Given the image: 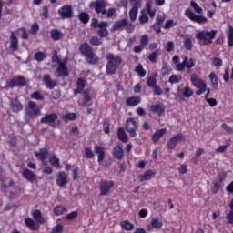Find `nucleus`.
I'll return each mask as SVG.
<instances>
[{"label": "nucleus", "mask_w": 233, "mask_h": 233, "mask_svg": "<svg viewBox=\"0 0 233 233\" xmlns=\"http://www.w3.org/2000/svg\"><path fill=\"white\" fill-rule=\"evenodd\" d=\"M166 132H167V128H162V129L156 131L152 136L153 143H157V141H159L161 139V137H163V136H165Z\"/></svg>", "instance_id": "29"}, {"label": "nucleus", "mask_w": 233, "mask_h": 233, "mask_svg": "<svg viewBox=\"0 0 233 233\" xmlns=\"http://www.w3.org/2000/svg\"><path fill=\"white\" fill-rule=\"evenodd\" d=\"M86 61L88 63V65H97L100 59L93 51L92 53H89L87 56H86Z\"/></svg>", "instance_id": "26"}, {"label": "nucleus", "mask_w": 233, "mask_h": 233, "mask_svg": "<svg viewBox=\"0 0 233 233\" xmlns=\"http://www.w3.org/2000/svg\"><path fill=\"white\" fill-rule=\"evenodd\" d=\"M58 15L62 19H72L74 17V9L72 5H63L58 9Z\"/></svg>", "instance_id": "8"}, {"label": "nucleus", "mask_w": 233, "mask_h": 233, "mask_svg": "<svg viewBox=\"0 0 233 233\" xmlns=\"http://www.w3.org/2000/svg\"><path fill=\"white\" fill-rule=\"evenodd\" d=\"M225 179H227V171L218 172L217 176V181H218V183H223Z\"/></svg>", "instance_id": "54"}, {"label": "nucleus", "mask_w": 233, "mask_h": 233, "mask_svg": "<svg viewBox=\"0 0 233 233\" xmlns=\"http://www.w3.org/2000/svg\"><path fill=\"white\" fill-rule=\"evenodd\" d=\"M219 188H221V182H218V180H216L213 183L212 193L213 194H218V192H219Z\"/></svg>", "instance_id": "58"}, {"label": "nucleus", "mask_w": 233, "mask_h": 233, "mask_svg": "<svg viewBox=\"0 0 233 233\" xmlns=\"http://www.w3.org/2000/svg\"><path fill=\"white\" fill-rule=\"evenodd\" d=\"M228 223L233 225V209L227 215Z\"/></svg>", "instance_id": "64"}, {"label": "nucleus", "mask_w": 233, "mask_h": 233, "mask_svg": "<svg viewBox=\"0 0 233 233\" xmlns=\"http://www.w3.org/2000/svg\"><path fill=\"white\" fill-rule=\"evenodd\" d=\"M113 156L116 159H123V156H125V151L123 150V144L117 143L113 149Z\"/></svg>", "instance_id": "19"}, {"label": "nucleus", "mask_w": 233, "mask_h": 233, "mask_svg": "<svg viewBox=\"0 0 233 233\" xmlns=\"http://www.w3.org/2000/svg\"><path fill=\"white\" fill-rule=\"evenodd\" d=\"M153 94L154 96H161L163 94V89H161V86H155L153 87Z\"/></svg>", "instance_id": "61"}, {"label": "nucleus", "mask_w": 233, "mask_h": 233, "mask_svg": "<svg viewBox=\"0 0 233 233\" xmlns=\"http://www.w3.org/2000/svg\"><path fill=\"white\" fill-rule=\"evenodd\" d=\"M190 82L192 86L198 89L196 91L197 96H201L207 92V83L198 74L193 73L190 75Z\"/></svg>", "instance_id": "2"}, {"label": "nucleus", "mask_w": 233, "mask_h": 233, "mask_svg": "<svg viewBox=\"0 0 233 233\" xmlns=\"http://www.w3.org/2000/svg\"><path fill=\"white\" fill-rule=\"evenodd\" d=\"M106 74L107 76H114V74L119 70V66H121V63H123V58L119 55L107 53L106 56Z\"/></svg>", "instance_id": "1"}, {"label": "nucleus", "mask_w": 233, "mask_h": 233, "mask_svg": "<svg viewBox=\"0 0 233 233\" xmlns=\"http://www.w3.org/2000/svg\"><path fill=\"white\" fill-rule=\"evenodd\" d=\"M43 83L48 90H54V88L57 86V80H52V76H50V75L43 76Z\"/></svg>", "instance_id": "13"}, {"label": "nucleus", "mask_w": 233, "mask_h": 233, "mask_svg": "<svg viewBox=\"0 0 233 233\" xmlns=\"http://www.w3.org/2000/svg\"><path fill=\"white\" fill-rule=\"evenodd\" d=\"M57 77H68V67L66 62H59L56 68Z\"/></svg>", "instance_id": "14"}, {"label": "nucleus", "mask_w": 233, "mask_h": 233, "mask_svg": "<svg viewBox=\"0 0 233 233\" xmlns=\"http://www.w3.org/2000/svg\"><path fill=\"white\" fill-rule=\"evenodd\" d=\"M85 155L86 159H92V157H94V151H92V148L86 147L85 149Z\"/></svg>", "instance_id": "59"}, {"label": "nucleus", "mask_w": 233, "mask_h": 233, "mask_svg": "<svg viewBox=\"0 0 233 233\" xmlns=\"http://www.w3.org/2000/svg\"><path fill=\"white\" fill-rule=\"evenodd\" d=\"M126 130L131 137H136V136H137L136 132L137 130V122L132 117L127 118L126 121Z\"/></svg>", "instance_id": "7"}, {"label": "nucleus", "mask_w": 233, "mask_h": 233, "mask_svg": "<svg viewBox=\"0 0 233 233\" xmlns=\"http://www.w3.org/2000/svg\"><path fill=\"white\" fill-rule=\"evenodd\" d=\"M183 47L186 50H192L194 48V38L191 35H186L183 39Z\"/></svg>", "instance_id": "21"}, {"label": "nucleus", "mask_w": 233, "mask_h": 233, "mask_svg": "<svg viewBox=\"0 0 233 233\" xmlns=\"http://www.w3.org/2000/svg\"><path fill=\"white\" fill-rule=\"evenodd\" d=\"M183 78L181 77V76L179 75H172L170 77H169V83L171 85H177V83H181V80Z\"/></svg>", "instance_id": "45"}, {"label": "nucleus", "mask_w": 233, "mask_h": 233, "mask_svg": "<svg viewBox=\"0 0 233 233\" xmlns=\"http://www.w3.org/2000/svg\"><path fill=\"white\" fill-rule=\"evenodd\" d=\"M62 119H64V121H76L77 116L76 113H67L62 116Z\"/></svg>", "instance_id": "48"}, {"label": "nucleus", "mask_w": 233, "mask_h": 233, "mask_svg": "<svg viewBox=\"0 0 233 233\" xmlns=\"http://www.w3.org/2000/svg\"><path fill=\"white\" fill-rule=\"evenodd\" d=\"M166 52H172V50H174V42L172 41H168L166 46Z\"/></svg>", "instance_id": "63"}, {"label": "nucleus", "mask_w": 233, "mask_h": 233, "mask_svg": "<svg viewBox=\"0 0 233 233\" xmlns=\"http://www.w3.org/2000/svg\"><path fill=\"white\" fill-rule=\"evenodd\" d=\"M128 25V20L127 18L120 19L113 25V30H121V28H125L126 25Z\"/></svg>", "instance_id": "27"}, {"label": "nucleus", "mask_w": 233, "mask_h": 233, "mask_svg": "<svg viewBox=\"0 0 233 233\" xmlns=\"http://www.w3.org/2000/svg\"><path fill=\"white\" fill-rule=\"evenodd\" d=\"M35 156L39 161H42L43 165L46 166V157H48V149L42 148L38 152H35Z\"/></svg>", "instance_id": "20"}, {"label": "nucleus", "mask_w": 233, "mask_h": 233, "mask_svg": "<svg viewBox=\"0 0 233 233\" xmlns=\"http://www.w3.org/2000/svg\"><path fill=\"white\" fill-rule=\"evenodd\" d=\"M34 58L38 63H41V61H45V59H46V54H45V52H43V51H38V52L35 53Z\"/></svg>", "instance_id": "41"}, {"label": "nucleus", "mask_w": 233, "mask_h": 233, "mask_svg": "<svg viewBox=\"0 0 233 233\" xmlns=\"http://www.w3.org/2000/svg\"><path fill=\"white\" fill-rule=\"evenodd\" d=\"M123 230H134V224L130 223L128 220H124L120 223Z\"/></svg>", "instance_id": "42"}, {"label": "nucleus", "mask_w": 233, "mask_h": 233, "mask_svg": "<svg viewBox=\"0 0 233 233\" xmlns=\"http://www.w3.org/2000/svg\"><path fill=\"white\" fill-rule=\"evenodd\" d=\"M51 39L53 41H59L63 37V33L57 29H52L50 31Z\"/></svg>", "instance_id": "38"}, {"label": "nucleus", "mask_w": 233, "mask_h": 233, "mask_svg": "<svg viewBox=\"0 0 233 233\" xmlns=\"http://www.w3.org/2000/svg\"><path fill=\"white\" fill-rule=\"evenodd\" d=\"M185 142V135L182 133H178L177 135H174L167 143V147L169 150H174L176 147H177V143H183Z\"/></svg>", "instance_id": "6"}, {"label": "nucleus", "mask_w": 233, "mask_h": 233, "mask_svg": "<svg viewBox=\"0 0 233 233\" xmlns=\"http://www.w3.org/2000/svg\"><path fill=\"white\" fill-rule=\"evenodd\" d=\"M209 81L211 83V86L214 90H218L219 86V78H218V76H216L215 72H211L208 75Z\"/></svg>", "instance_id": "25"}, {"label": "nucleus", "mask_w": 233, "mask_h": 233, "mask_svg": "<svg viewBox=\"0 0 233 233\" xmlns=\"http://www.w3.org/2000/svg\"><path fill=\"white\" fill-rule=\"evenodd\" d=\"M25 77L23 76H17L15 78H13L10 82L6 84L5 86V90H8V88H14L15 86H25Z\"/></svg>", "instance_id": "11"}, {"label": "nucleus", "mask_w": 233, "mask_h": 233, "mask_svg": "<svg viewBox=\"0 0 233 233\" xmlns=\"http://www.w3.org/2000/svg\"><path fill=\"white\" fill-rule=\"evenodd\" d=\"M154 176H156V172L153 170H147L143 175H139L137 179L140 181V183H143V181H150Z\"/></svg>", "instance_id": "23"}, {"label": "nucleus", "mask_w": 233, "mask_h": 233, "mask_svg": "<svg viewBox=\"0 0 233 233\" xmlns=\"http://www.w3.org/2000/svg\"><path fill=\"white\" fill-rule=\"evenodd\" d=\"M83 97H84V102L83 103L79 102V105L81 106H86V105H88V103L92 101V96L88 94L87 90H84Z\"/></svg>", "instance_id": "39"}, {"label": "nucleus", "mask_w": 233, "mask_h": 233, "mask_svg": "<svg viewBox=\"0 0 233 233\" xmlns=\"http://www.w3.org/2000/svg\"><path fill=\"white\" fill-rule=\"evenodd\" d=\"M226 35L228 37V46H233V26L228 25L226 29Z\"/></svg>", "instance_id": "33"}, {"label": "nucleus", "mask_w": 233, "mask_h": 233, "mask_svg": "<svg viewBox=\"0 0 233 233\" xmlns=\"http://www.w3.org/2000/svg\"><path fill=\"white\" fill-rule=\"evenodd\" d=\"M117 136L119 141H122V143H127L128 141V137L127 136V133H125V128L119 127L117 130Z\"/></svg>", "instance_id": "37"}, {"label": "nucleus", "mask_w": 233, "mask_h": 233, "mask_svg": "<svg viewBox=\"0 0 233 233\" xmlns=\"http://www.w3.org/2000/svg\"><path fill=\"white\" fill-rule=\"evenodd\" d=\"M163 227V222L159 220V218H152L151 223L148 224L146 228L150 232L153 228H161Z\"/></svg>", "instance_id": "22"}, {"label": "nucleus", "mask_w": 233, "mask_h": 233, "mask_svg": "<svg viewBox=\"0 0 233 233\" xmlns=\"http://www.w3.org/2000/svg\"><path fill=\"white\" fill-rule=\"evenodd\" d=\"M139 103H141V97L139 96H131L126 100L127 106H137Z\"/></svg>", "instance_id": "28"}, {"label": "nucleus", "mask_w": 233, "mask_h": 233, "mask_svg": "<svg viewBox=\"0 0 233 233\" xmlns=\"http://www.w3.org/2000/svg\"><path fill=\"white\" fill-rule=\"evenodd\" d=\"M115 183L112 180L100 181V196H108Z\"/></svg>", "instance_id": "9"}, {"label": "nucleus", "mask_w": 233, "mask_h": 233, "mask_svg": "<svg viewBox=\"0 0 233 233\" xmlns=\"http://www.w3.org/2000/svg\"><path fill=\"white\" fill-rule=\"evenodd\" d=\"M80 52L81 54H83V56H85V57H86V56L93 53L94 50L92 49L90 45H88L87 43H84L80 46Z\"/></svg>", "instance_id": "31"}, {"label": "nucleus", "mask_w": 233, "mask_h": 233, "mask_svg": "<svg viewBox=\"0 0 233 233\" xmlns=\"http://www.w3.org/2000/svg\"><path fill=\"white\" fill-rule=\"evenodd\" d=\"M150 39L148 37V35H143L141 37H140V45L142 46H147V45H148Z\"/></svg>", "instance_id": "57"}, {"label": "nucleus", "mask_w": 233, "mask_h": 233, "mask_svg": "<svg viewBox=\"0 0 233 233\" xmlns=\"http://www.w3.org/2000/svg\"><path fill=\"white\" fill-rule=\"evenodd\" d=\"M176 25H177V22H176L172 19H169L165 23L164 29L168 30V28H174V26H176Z\"/></svg>", "instance_id": "53"}, {"label": "nucleus", "mask_w": 233, "mask_h": 233, "mask_svg": "<svg viewBox=\"0 0 233 233\" xmlns=\"http://www.w3.org/2000/svg\"><path fill=\"white\" fill-rule=\"evenodd\" d=\"M147 59H149L151 63H156V59H157V51H153L149 54Z\"/></svg>", "instance_id": "60"}, {"label": "nucleus", "mask_w": 233, "mask_h": 233, "mask_svg": "<svg viewBox=\"0 0 233 233\" xmlns=\"http://www.w3.org/2000/svg\"><path fill=\"white\" fill-rule=\"evenodd\" d=\"M185 16L188 17L193 23H198V25H205L208 20L207 17L199 15H196L191 9H187L185 11Z\"/></svg>", "instance_id": "4"}, {"label": "nucleus", "mask_w": 233, "mask_h": 233, "mask_svg": "<svg viewBox=\"0 0 233 233\" xmlns=\"http://www.w3.org/2000/svg\"><path fill=\"white\" fill-rule=\"evenodd\" d=\"M68 183V177L66 176V173L65 171H60L56 175V185L57 187H66V185Z\"/></svg>", "instance_id": "16"}, {"label": "nucleus", "mask_w": 233, "mask_h": 233, "mask_svg": "<svg viewBox=\"0 0 233 233\" xmlns=\"http://www.w3.org/2000/svg\"><path fill=\"white\" fill-rule=\"evenodd\" d=\"M25 223L26 227L30 228V230H39V225L37 222L34 221V219L26 218L25 219Z\"/></svg>", "instance_id": "30"}, {"label": "nucleus", "mask_w": 233, "mask_h": 233, "mask_svg": "<svg viewBox=\"0 0 233 233\" xmlns=\"http://www.w3.org/2000/svg\"><path fill=\"white\" fill-rule=\"evenodd\" d=\"M137 12H138V8L137 6L132 7L129 11V17L131 19V21H135L136 19H137Z\"/></svg>", "instance_id": "49"}, {"label": "nucleus", "mask_w": 233, "mask_h": 233, "mask_svg": "<svg viewBox=\"0 0 233 233\" xmlns=\"http://www.w3.org/2000/svg\"><path fill=\"white\" fill-rule=\"evenodd\" d=\"M187 56H184L183 62L182 63L179 62L176 66V70H177V72H183V70H185V68H187Z\"/></svg>", "instance_id": "43"}, {"label": "nucleus", "mask_w": 233, "mask_h": 233, "mask_svg": "<svg viewBox=\"0 0 233 233\" xmlns=\"http://www.w3.org/2000/svg\"><path fill=\"white\" fill-rule=\"evenodd\" d=\"M10 105L13 112H21L23 110V105L17 99H11Z\"/></svg>", "instance_id": "32"}, {"label": "nucleus", "mask_w": 233, "mask_h": 233, "mask_svg": "<svg viewBox=\"0 0 233 233\" xmlns=\"http://www.w3.org/2000/svg\"><path fill=\"white\" fill-rule=\"evenodd\" d=\"M31 99H35V101H45V96L39 91H35L31 95Z\"/></svg>", "instance_id": "50"}, {"label": "nucleus", "mask_w": 233, "mask_h": 233, "mask_svg": "<svg viewBox=\"0 0 233 233\" xmlns=\"http://www.w3.org/2000/svg\"><path fill=\"white\" fill-rule=\"evenodd\" d=\"M195 66H196V60H194V58L188 59V56H187V60L186 62V68H187V70H190L191 68H194Z\"/></svg>", "instance_id": "56"}, {"label": "nucleus", "mask_w": 233, "mask_h": 233, "mask_svg": "<svg viewBox=\"0 0 233 233\" xmlns=\"http://www.w3.org/2000/svg\"><path fill=\"white\" fill-rule=\"evenodd\" d=\"M65 212H66V208H65L63 206H56L54 208V214L56 216H63V214H65Z\"/></svg>", "instance_id": "46"}, {"label": "nucleus", "mask_w": 233, "mask_h": 233, "mask_svg": "<svg viewBox=\"0 0 233 233\" xmlns=\"http://www.w3.org/2000/svg\"><path fill=\"white\" fill-rule=\"evenodd\" d=\"M49 163L52 167H55V168H61V163H59V158L57 157V156H56V154L50 156Z\"/></svg>", "instance_id": "34"}, {"label": "nucleus", "mask_w": 233, "mask_h": 233, "mask_svg": "<svg viewBox=\"0 0 233 233\" xmlns=\"http://www.w3.org/2000/svg\"><path fill=\"white\" fill-rule=\"evenodd\" d=\"M79 20L84 23V25H86L88 21H90V16H88V14L86 13H80L79 15Z\"/></svg>", "instance_id": "52"}, {"label": "nucleus", "mask_w": 233, "mask_h": 233, "mask_svg": "<svg viewBox=\"0 0 233 233\" xmlns=\"http://www.w3.org/2000/svg\"><path fill=\"white\" fill-rule=\"evenodd\" d=\"M40 113L41 109H39L37 104L34 101H29L27 107L25 108L26 117H35V116H39Z\"/></svg>", "instance_id": "5"}, {"label": "nucleus", "mask_w": 233, "mask_h": 233, "mask_svg": "<svg viewBox=\"0 0 233 233\" xmlns=\"http://www.w3.org/2000/svg\"><path fill=\"white\" fill-rule=\"evenodd\" d=\"M22 176L24 179H26L29 183H35V181H37V176L28 168L22 170Z\"/></svg>", "instance_id": "15"}, {"label": "nucleus", "mask_w": 233, "mask_h": 233, "mask_svg": "<svg viewBox=\"0 0 233 233\" xmlns=\"http://www.w3.org/2000/svg\"><path fill=\"white\" fill-rule=\"evenodd\" d=\"M32 216L36 223H40V225H43V223H45V218H43L41 211L36 209L32 213Z\"/></svg>", "instance_id": "36"}, {"label": "nucleus", "mask_w": 233, "mask_h": 233, "mask_svg": "<svg viewBox=\"0 0 233 233\" xmlns=\"http://www.w3.org/2000/svg\"><path fill=\"white\" fill-rule=\"evenodd\" d=\"M216 34H218V31L216 30H204L197 33L196 38L199 40V45H212L214 38L216 37Z\"/></svg>", "instance_id": "3"}, {"label": "nucleus", "mask_w": 233, "mask_h": 233, "mask_svg": "<svg viewBox=\"0 0 233 233\" xmlns=\"http://www.w3.org/2000/svg\"><path fill=\"white\" fill-rule=\"evenodd\" d=\"M135 72L138 74L139 77H145L147 76V71H145L141 64L135 67Z\"/></svg>", "instance_id": "44"}, {"label": "nucleus", "mask_w": 233, "mask_h": 233, "mask_svg": "<svg viewBox=\"0 0 233 233\" xmlns=\"http://www.w3.org/2000/svg\"><path fill=\"white\" fill-rule=\"evenodd\" d=\"M76 86L80 90H85V86H86V80L84 78H78L76 82Z\"/></svg>", "instance_id": "55"}, {"label": "nucleus", "mask_w": 233, "mask_h": 233, "mask_svg": "<svg viewBox=\"0 0 233 233\" xmlns=\"http://www.w3.org/2000/svg\"><path fill=\"white\" fill-rule=\"evenodd\" d=\"M9 43V48L12 50V52H17L19 50V38H17L14 31L11 32Z\"/></svg>", "instance_id": "12"}, {"label": "nucleus", "mask_w": 233, "mask_h": 233, "mask_svg": "<svg viewBox=\"0 0 233 233\" xmlns=\"http://www.w3.org/2000/svg\"><path fill=\"white\" fill-rule=\"evenodd\" d=\"M94 152L98 156V163H103V160L105 159V147L95 145Z\"/></svg>", "instance_id": "24"}, {"label": "nucleus", "mask_w": 233, "mask_h": 233, "mask_svg": "<svg viewBox=\"0 0 233 233\" xmlns=\"http://www.w3.org/2000/svg\"><path fill=\"white\" fill-rule=\"evenodd\" d=\"M58 117L59 116L56 113L46 114L41 118L40 122L47 124L49 125V127H53L54 128H56V121H57Z\"/></svg>", "instance_id": "10"}, {"label": "nucleus", "mask_w": 233, "mask_h": 233, "mask_svg": "<svg viewBox=\"0 0 233 233\" xmlns=\"http://www.w3.org/2000/svg\"><path fill=\"white\" fill-rule=\"evenodd\" d=\"M190 5L191 8L195 10L196 14H199L200 15H203V8H201V6H199L198 3H196L195 1H191Z\"/></svg>", "instance_id": "47"}, {"label": "nucleus", "mask_w": 233, "mask_h": 233, "mask_svg": "<svg viewBox=\"0 0 233 233\" xmlns=\"http://www.w3.org/2000/svg\"><path fill=\"white\" fill-rule=\"evenodd\" d=\"M147 85L149 88H153L157 86V80L154 76H149L147 80Z\"/></svg>", "instance_id": "51"}, {"label": "nucleus", "mask_w": 233, "mask_h": 233, "mask_svg": "<svg viewBox=\"0 0 233 233\" xmlns=\"http://www.w3.org/2000/svg\"><path fill=\"white\" fill-rule=\"evenodd\" d=\"M151 112H155L156 114H158V116H161L165 112V107L161 104L153 105L151 106Z\"/></svg>", "instance_id": "40"}, {"label": "nucleus", "mask_w": 233, "mask_h": 233, "mask_svg": "<svg viewBox=\"0 0 233 233\" xmlns=\"http://www.w3.org/2000/svg\"><path fill=\"white\" fill-rule=\"evenodd\" d=\"M106 3L105 0H96L95 2V10L96 14H102V15H105L106 14Z\"/></svg>", "instance_id": "17"}, {"label": "nucleus", "mask_w": 233, "mask_h": 233, "mask_svg": "<svg viewBox=\"0 0 233 233\" xmlns=\"http://www.w3.org/2000/svg\"><path fill=\"white\" fill-rule=\"evenodd\" d=\"M177 94H180L182 97H186V99H189L194 96V90L190 88L189 86H185L183 88L177 89Z\"/></svg>", "instance_id": "18"}, {"label": "nucleus", "mask_w": 233, "mask_h": 233, "mask_svg": "<svg viewBox=\"0 0 233 233\" xmlns=\"http://www.w3.org/2000/svg\"><path fill=\"white\" fill-rule=\"evenodd\" d=\"M146 10L148 14L149 17H155L156 16V8L152 7V1L148 0L146 4Z\"/></svg>", "instance_id": "35"}, {"label": "nucleus", "mask_w": 233, "mask_h": 233, "mask_svg": "<svg viewBox=\"0 0 233 233\" xmlns=\"http://www.w3.org/2000/svg\"><path fill=\"white\" fill-rule=\"evenodd\" d=\"M91 45H94L95 46H99L101 45V40L97 36H93L90 40Z\"/></svg>", "instance_id": "62"}]
</instances>
